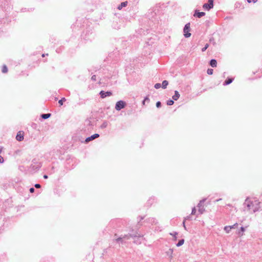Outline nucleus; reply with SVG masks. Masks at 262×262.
<instances>
[{
  "label": "nucleus",
  "mask_w": 262,
  "mask_h": 262,
  "mask_svg": "<svg viewBox=\"0 0 262 262\" xmlns=\"http://www.w3.org/2000/svg\"><path fill=\"white\" fill-rule=\"evenodd\" d=\"M259 204L260 202L258 200H251L249 199H247L244 203V205L247 206V210L250 213H254L257 211L260 208Z\"/></svg>",
  "instance_id": "1"
},
{
  "label": "nucleus",
  "mask_w": 262,
  "mask_h": 262,
  "mask_svg": "<svg viewBox=\"0 0 262 262\" xmlns=\"http://www.w3.org/2000/svg\"><path fill=\"white\" fill-rule=\"evenodd\" d=\"M190 23H187L184 27V35L185 37L188 38L191 36V33H189L190 29Z\"/></svg>",
  "instance_id": "2"
},
{
  "label": "nucleus",
  "mask_w": 262,
  "mask_h": 262,
  "mask_svg": "<svg viewBox=\"0 0 262 262\" xmlns=\"http://www.w3.org/2000/svg\"><path fill=\"white\" fill-rule=\"evenodd\" d=\"M125 106V103L123 101H118L115 106V109L117 111H120L122 108H123Z\"/></svg>",
  "instance_id": "3"
},
{
  "label": "nucleus",
  "mask_w": 262,
  "mask_h": 262,
  "mask_svg": "<svg viewBox=\"0 0 262 262\" xmlns=\"http://www.w3.org/2000/svg\"><path fill=\"white\" fill-rule=\"evenodd\" d=\"M203 7L205 9L207 10L212 8L213 7V0H208V3L204 4Z\"/></svg>",
  "instance_id": "4"
},
{
  "label": "nucleus",
  "mask_w": 262,
  "mask_h": 262,
  "mask_svg": "<svg viewBox=\"0 0 262 262\" xmlns=\"http://www.w3.org/2000/svg\"><path fill=\"white\" fill-rule=\"evenodd\" d=\"M205 201V200H203L200 201L198 205V207L199 208V212L200 214H202L205 211V208L202 205V203Z\"/></svg>",
  "instance_id": "5"
},
{
  "label": "nucleus",
  "mask_w": 262,
  "mask_h": 262,
  "mask_svg": "<svg viewBox=\"0 0 262 262\" xmlns=\"http://www.w3.org/2000/svg\"><path fill=\"white\" fill-rule=\"evenodd\" d=\"M24 132L23 131H19L16 136V139L18 141H21L24 140Z\"/></svg>",
  "instance_id": "6"
},
{
  "label": "nucleus",
  "mask_w": 262,
  "mask_h": 262,
  "mask_svg": "<svg viewBox=\"0 0 262 262\" xmlns=\"http://www.w3.org/2000/svg\"><path fill=\"white\" fill-rule=\"evenodd\" d=\"M100 96L102 98H104L105 97H106V96H110L112 95V93L111 92H105L104 91H101L100 92Z\"/></svg>",
  "instance_id": "7"
},
{
  "label": "nucleus",
  "mask_w": 262,
  "mask_h": 262,
  "mask_svg": "<svg viewBox=\"0 0 262 262\" xmlns=\"http://www.w3.org/2000/svg\"><path fill=\"white\" fill-rule=\"evenodd\" d=\"M99 137V134H95L93 135L91 137H89L85 139V142H90V141H92V140H94V139H96V138H98Z\"/></svg>",
  "instance_id": "8"
},
{
  "label": "nucleus",
  "mask_w": 262,
  "mask_h": 262,
  "mask_svg": "<svg viewBox=\"0 0 262 262\" xmlns=\"http://www.w3.org/2000/svg\"><path fill=\"white\" fill-rule=\"evenodd\" d=\"M205 15V13L202 12H195V13L194 14V16H197L199 18H201V17L204 16Z\"/></svg>",
  "instance_id": "9"
},
{
  "label": "nucleus",
  "mask_w": 262,
  "mask_h": 262,
  "mask_svg": "<svg viewBox=\"0 0 262 262\" xmlns=\"http://www.w3.org/2000/svg\"><path fill=\"white\" fill-rule=\"evenodd\" d=\"M180 97V94L177 91L174 92V95L172 96V98L174 100H177Z\"/></svg>",
  "instance_id": "10"
},
{
  "label": "nucleus",
  "mask_w": 262,
  "mask_h": 262,
  "mask_svg": "<svg viewBox=\"0 0 262 262\" xmlns=\"http://www.w3.org/2000/svg\"><path fill=\"white\" fill-rule=\"evenodd\" d=\"M210 64L212 67H216L217 66V62L215 59H211L210 62Z\"/></svg>",
  "instance_id": "11"
},
{
  "label": "nucleus",
  "mask_w": 262,
  "mask_h": 262,
  "mask_svg": "<svg viewBox=\"0 0 262 262\" xmlns=\"http://www.w3.org/2000/svg\"><path fill=\"white\" fill-rule=\"evenodd\" d=\"M127 2H122L121 4L118 7V9L119 10H121L123 7H125L127 5Z\"/></svg>",
  "instance_id": "12"
},
{
  "label": "nucleus",
  "mask_w": 262,
  "mask_h": 262,
  "mask_svg": "<svg viewBox=\"0 0 262 262\" xmlns=\"http://www.w3.org/2000/svg\"><path fill=\"white\" fill-rule=\"evenodd\" d=\"M166 253L167 255L171 258L172 257L173 250L172 249H169Z\"/></svg>",
  "instance_id": "13"
},
{
  "label": "nucleus",
  "mask_w": 262,
  "mask_h": 262,
  "mask_svg": "<svg viewBox=\"0 0 262 262\" xmlns=\"http://www.w3.org/2000/svg\"><path fill=\"white\" fill-rule=\"evenodd\" d=\"M168 81L167 80H164L163 82H162V87L163 89H166L167 86L168 85Z\"/></svg>",
  "instance_id": "14"
},
{
  "label": "nucleus",
  "mask_w": 262,
  "mask_h": 262,
  "mask_svg": "<svg viewBox=\"0 0 262 262\" xmlns=\"http://www.w3.org/2000/svg\"><path fill=\"white\" fill-rule=\"evenodd\" d=\"M137 236V235H132V234H126V235H124L122 237L123 238H127V239H129L130 237H136Z\"/></svg>",
  "instance_id": "15"
},
{
  "label": "nucleus",
  "mask_w": 262,
  "mask_h": 262,
  "mask_svg": "<svg viewBox=\"0 0 262 262\" xmlns=\"http://www.w3.org/2000/svg\"><path fill=\"white\" fill-rule=\"evenodd\" d=\"M224 230L227 233H229L231 230L230 226H226L224 228Z\"/></svg>",
  "instance_id": "16"
},
{
  "label": "nucleus",
  "mask_w": 262,
  "mask_h": 262,
  "mask_svg": "<svg viewBox=\"0 0 262 262\" xmlns=\"http://www.w3.org/2000/svg\"><path fill=\"white\" fill-rule=\"evenodd\" d=\"M2 71L3 73H6L8 72V68L6 65H3L2 69Z\"/></svg>",
  "instance_id": "17"
},
{
  "label": "nucleus",
  "mask_w": 262,
  "mask_h": 262,
  "mask_svg": "<svg viewBox=\"0 0 262 262\" xmlns=\"http://www.w3.org/2000/svg\"><path fill=\"white\" fill-rule=\"evenodd\" d=\"M233 81V79L231 78H228L227 80H226L224 82V85H228L231 83Z\"/></svg>",
  "instance_id": "18"
},
{
  "label": "nucleus",
  "mask_w": 262,
  "mask_h": 262,
  "mask_svg": "<svg viewBox=\"0 0 262 262\" xmlns=\"http://www.w3.org/2000/svg\"><path fill=\"white\" fill-rule=\"evenodd\" d=\"M51 116V114H45L41 115L42 118L46 119L49 118Z\"/></svg>",
  "instance_id": "19"
},
{
  "label": "nucleus",
  "mask_w": 262,
  "mask_h": 262,
  "mask_svg": "<svg viewBox=\"0 0 262 262\" xmlns=\"http://www.w3.org/2000/svg\"><path fill=\"white\" fill-rule=\"evenodd\" d=\"M184 240L183 239H181L179 241V242L177 244V247H180V246H181L182 245H183L184 244Z\"/></svg>",
  "instance_id": "20"
},
{
  "label": "nucleus",
  "mask_w": 262,
  "mask_h": 262,
  "mask_svg": "<svg viewBox=\"0 0 262 262\" xmlns=\"http://www.w3.org/2000/svg\"><path fill=\"white\" fill-rule=\"evenodd\" d=\"M66 99L65 98H62L60 100H59L58 103L60 104V106L63 105V102L66 101Z\"/></svg>",
  "instance_id": "21"
},
{
  "label": "nucleus",
  "mask_w": 262,
  "mask_h": 262,
  "mask_svg": "<svg viewBox=\"0 0 262 262\" xmlns=\"http://www.w3.org/2000/svg\"><path fill=\"white\" fill-rule=\"evenodd\" d=\"M170 234L174 237V240H177V235H178V233L176 232H174L173 233H171Z\"/></svg>",
  "instance_id": "22"
},
{
  "label": "nucleus",
  "mask_w": 262,
  "mask_h": 262,
  "mask_svg": "<svg viewBox=\"0 0 262 262\" xmlns=\"http://www.w3.org/2000/svg\"><path fill=\"white\" fill-rule=\"evenodd\" d=\"M213 69H208L207 71V74L209 75H212L213 74Z\"/></svg>",
  "instance_id": "23"
},
{
  "label": "nucleus",
  "mask_w": 262,
  "mask_h": 262,
  "mask_svg": "<svg viewBox=\"0 0 262 262\" xmlns=\"http://www.w3.org/2000/svg\"><path fill=\"white\" fill-rule=\"evenodd\" d=\"M174 102L172 100H169L167 102V104L168 105H171L173 104Z\"/></svg>",
  "instance_id": "24"
},
{
  "label": "nucleus",
  "mask_w": 262,
  "mask_h": 262,
  "mask_svg": "<svg viewBox=\"0 0 262 262\" xmlns=\"http://www.w3.org/2000/svg\"><path fill=\"white\" fill-rule=\"evenodd\" d=\"M116 241L117 242H123V237H119L118 238H117V239H116Z\"/></svg>",
  "instance_id": "25"
},
{
  "label": "nucleus",
  "mask_w": 262,
  "mask_h": 262,
  "mask_svg": "<svg viewBox=\"0 0 262 262\" xmlns=\"http://www.w3.org/2000/svg\"><path fill=\"white\" fill-rule=\"evenodd\" d=\"M187 219H188V217H185V218L184 219V220L183 222V227H184V229H185V230H186V226H185V223L186 220H187Z\"/></svg>",
  "instance_id": "26"
},
{
  "label": "nucleus",
  "mask_w": 262,
  "mask_h": 262,
  "mask_svg": "<svg viewBox=\"0 0 262 262\" xmlns=\"http://www.w3.org/2000/svg\"><path fill=\"white\" fill-rule=\"evenodd\" d=\"M161 86V85L160 83H156L155 85V88L157 89H159L160 87Z\"/></svg>",
  "instance_id": "27"
},
{
  "label": "nucleus",
  "mask_w": 262,
  "mask_h": 262,
  "mask_svg": "<svg viewBox=\"0 0 262 262\" xmlns=\"http://www.w3.org/2000/svg\"><path fill=\"white\" fill-rule=\"evenodd\" d=\"M208 47H209L208 44H206V45H205V47H204L203 48H202V51L203 52H204V51H205V50L208 48Z\"/></svg>",
  "instance_id": "28"
},
{
  "label": "nucleus",
  "mask_w": 262,
  "mask_h": 262,
  "mask_svg": "<svg viewBox=\"0 0 262 262\" xmlns=\"http://www.w3.org/2000/svg\"><path fill=\"white\" fill-rule=\"evenodd\" d=\"M195 213H196V209L195 207H193L192 209L191 214L194 215L195 214Z\"/></svg>",
  "instance_id": "29"
},
{
  "label": "nucleus",
  "mask_w": 262,
  "mask_h": 262,
  "mask_svg": "<svg viewBox=\"0 0 262 262\" xmlns=\"http://www.w3.org/2000/svg\"><path fill=\"white\" fill-rule=\"evenodd\" d=\"M237 226V223H235L233 225L230 226L231 227V229H232L235 228Z\"/></svg>",
  "instance_id": "30"
},
{
  "label": "nucleus",
  "mask_w": 262,
  "mask_h": 262,
  "mask_svg": "<svg viewBox=\"0 0 262 262\" xmlns=\"http://www.w3.org/2000/svg\"><path fill=\"white\" fill-rule=\"evenodd\" d=\"M91 79H92V80L96 81V75H93V76L91 77Z\"/></svg>",
  "instance_id": "31"
},
{
  "label": "nucleus",
  "mask_w": 262,
  "mask_h": 262,
  "mask_svg": "<svg viewBox=\"0 0 262 262\" xmlns=\"http://www.w3.org/2000/svg\"><path fill=\"white\" fill-rule=\"evenodd\" d=\"M156 106L157 107H159L161 106V102L158 101L156 103Z\"/></svg>",
  "instance_id": "32"
},
{
  "label": "nucleus",
  "mask_w": 262,
  "mask_h": 262,
  "mask_svg": "<svg viewBox=\"0 0 262 262\" xmlns=\"http://www.w3.org/2000/svg\"><path fill=\"white\" fill-rule=\"evenodd\" d=\"M4 158L2 156H0V163H2L4 162Z\"/></svg>",
  "instance_id": "33"
},
{
  "label": "nucleus",
  "mask_w": 262,
  "mask_h": 262,
  "mask_svg": "<svg viewBox=\"0 0 262 262\" xmlns=\"http://www.w3.org/2000/svg\"><path fill=\"white\" fill-rule=\"evenodd\" d=\"M35 187L36 188H40L41 186H40V184H36L35 185Z\"/></svg>",
  "instance_id": "34"
},
{
  "label": "nucleus",
  "mask_w": 262,
  "mask_h": 262,
  "mask_svg": "<svg viewBox=\"0 0 262 262\" xmlns=\"http://www.w3.org/2000/svg\"><path fill=\"white\" fill-rule=\"evenodd\" d=\"M30 190V192L31 193H33V192H34L35 189H34V188L32 187V188H31L30 189V190Z\"/></svg>",
  "instance_id": "35"
},
{
  "label": "nucleus",
  "mask_w": 262,
  "mask_h": 262,
  "mask_svg": "<svg viewBox=\"0 0 262 262\" xmlns=\"http://www.w3.org/2000/svg\"><path fill=\"white\" fill-rule=\"evenodd\" d=\"M241 231L242 232H245V228H244V227H242L241 228Z\"/></svg>",
  "instance_id": "36"
},
{
  "label": "nucleus",
  "mask_w": 262,
  "mask_h": 262,
  "mask_svg": "<svg viewBox=\"0 0 262 262\" xmlns=\"http://www.w3.org/2000/svg\"><path fill=\"white\" fill-rule=\"evenodd\" d=\"M144 100H145V101H149V98H148V97H146V98L144 99Z\"/></svg>",
  "instance_id": "37"
},
{
  "label": "nucleus",
  "mask_w": 262,
  "mask_h": 262,
  "mask_svg": "<svg viewBox=\"0 0 262 262\" xmlns=\"http://www.w3.org/2000/svg\"><path fill=\"white\" fill-rule=\"evenodd\" d=\"M238 234H239V235L240 236H243V233H241L240 232H239Z\"/></svg>",
  "instance_id": "38"
},
{
  "label": "nucleus",
  "mask_w": 262,
  "mask_h": 262,
  "mask_svg": "<svg viewBox=\"0 0 262 262\" xmlns=\"http://www.w3.org/2000/svg\"><path fill=\"white\" fill-rule=\"evenodd\" d=\"M43 178H44L45 179H47V178H48V176H47V175H44V176H43Z\"/></svg>",
  "instance_id": "39"
},
{
  "label": "nucleus",
  "mask_w": 262,
  "mask_h": 262,
  "mask_svg": "<svg viewBox=\"0 0 262 262\" xmlns=\"http://www.w3.org/2000/svg\"><path fill=\"white\" fill-rule=\"evenodd\" d=\"M256 1H257V0H253V1H252V2H253V3H255V2H256Z\"/></svg>",
  "instance_id": "40"
},
{
  "label": "nucleus",
  "mask_w": 262,
  "mask_h": 262,
  "mask_svg": "<svg viewBox=\"0 0 262 262\" xmlns=\"http://www.w3.org/2000/svg\"><path fill=\"white\" fill-rule=\"evenodd\" d=\"M145 100H143V102H142V103H143V105H144V104H145Z\"/></svg>",
  "instance_id": "41"
},
{
  "label": "nucleus",
  "mask_w": 262,
  "mask_h": 262,
  "mask_svg": "<svg viewBox=\"0 0 262 262\" xmlns=\"http://www.w3.org/2000/svg\"><path fill=\"white\" fill-rule=\"evenodd\" d=\"M247 1H248V3H249L251 2V0H247Z\"/></svg>",
  "instance_id": "42"
},
{
  "label": "nucleus",
  "mask_w": 262,
  "mask_h": 262,
  "mask_svg": "<svg viewBox=\"0 0 262 262\" xmlns=\"http://www.w3.org/2000/svg\"><path fill=\"white\" fill-rule=\"evenodd\" d=\"M45 55L44 54H43L42 55V57H45Z\"/></svg>",
  "instance_id": "43"
}]
</instances>
